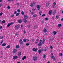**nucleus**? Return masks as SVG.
<instances>
[{"label": "nucleus", "mask_w": 63, "mask_h": 63, "mask_svg": "<svg viewBox=\"0 0 63 63\" xmlns=\"http://www.w3.org/2000/svg\"><path fill=\"white\" fill-rule=\"evenodd\" d=\"M42 41L41 40H40L39 43L37 45V46H42V44H44L45 43V39H43L42 42Z\"/></svg>", "instance_id": "f257e3e1"}, {"label": "nucleus", "mask_w": 63, "mask_h": 63, "mask_svg": "<svg viewBox=\"0 0 63 63\" xmlns=\"http://www.w3.org/2000/svg\"><path fill=\"white\" fill-rule=\"evenodd\" d=\"M33 60L34 61H36L37 60V57L36 56L33 57L32 58Z\"/></svg>", "instance_id": "f03ea898"}, {"label": "nucleus", "mask_w": 63, "mask_h": 63, "mask_svg": "<svg viewBox=\"0 0 63 63\" xmlns=\"http://www.w3.org/2000/svg\"><path fill=\"white\" fill-rule=\"evenodd\" d=\"M16 51H17V50L16 49H14L13 50L12 52L13 53H15L16 52Z\"/></svg>", "instance_id": "7ed1b4c3"}, {"label": "nucleus", "mask_w": 63, "mask_h": 63, "mask_svg": "<svg viewBox=\"0 0 63 63\" xmlns=\"http://www.w3.org/2000/svg\"><path fill=\"white\" fill-rule=\"evenodd\" d=\"M14 24V23L12 22L11 23H10L8 24L7 26V27H9L10 25H12V24Z\"/></svg>", "instance_id": "20e7f679"}, {"label": "nucleus", "mask_w": 63, "mask_h": 63, "mask_svg": "<svg viewBox=\"0 0 63 63\" xmlns=\"http://www.w3.org/2000/svg\"><path fill=\"white\" fill-rule=\"evenodd\" d=\"M37 8L38 11H39V10H40V8L41 7V6H40L39 5H38L37 6Z\"/></svg>", "instance_id": "39448f33"}, {"label": "nucleus", "mask_w": 63, "mask_h": 63, "mask_svg": "<svg viewBox=\"0 0 63 63\" xmlns=\"http://www.w3.org/2000/svg\"><path fill=\"white\" fill-rule=\"evenodd\" d=\"M32 50L33 51H37L38 50V48H33Z\"/></svg>", "instance_id": "423d86ee"}, {"label": "nucleus", "mask_w": 63, "mask_h": 63, "mask_svg": "<svg viewBox=\"0 0 63 63\" xmlns=\"http://www.w3.org/2000/svg\"><path fill=\"white\" fill-rule=\"evenodd\" d=\"M24 18L25 19H27V18H28V16L26 15H25L24 16Z\"/></svg>", "instance_id": "0eeeda50"}, {"label": "nucleus", "mask_w": 63, "mask_h": 63, "mask_svg": "<svg viewBox=\"0 0 63 63\" xmlns=\"http://www.w3.org/2000/svg\"><path fill=\"white\" fill-rule=\"evenodd\" d=\"M13 59L14 60H15V59H17L18 58V57L17 56H15L13 57Z\"/></svg>", "instance_id": "6e6552de"}, {"label": "nucleus", "mask_w": 63, "mask_h": 63, "mask_svg": "<svg viewBox=\"0 0 63 63\" xmlns=\"http://www.w3.org/2000/svg\"><path fill=\"white\" fill-rule=\"evenodd\" d=\"M43 32L44 33L47 32V30L45 28H44L43 30Z\"/></svg>", "instance_id": "1a4fd4ad"}, {"label": "nucleus", "mask_w": 63, "mask_h": 63, "mask_svg": "<svg viewBox=\"0 0 63 63\" xmlns=\"http://www.w3.org/2000/svg\"><path fill=\"white\" fill-rule=\"evenodd\" d=\"M56 3H55V2H54V3H53V8H54V6H55L56 5Z\"/></svg>", "instance_id": "9d476101"}, {"label": "nucleus", "mask_w": 63, "mask_h": 63, "mask_svg": "<svg viewBox=\"0 0 63 63\" xmlns=\"http://www.w3.org/2000/svg\"><path fill=\"white\" fill-rule=\"evenodd\" d=\"M56 10L55 9H54L52 13L53 15H55V14Z\"/></svg>", "instance_id": "9b49d317"}, {"label": "nucleus", "mask_w": 63, "mask_h": 63, "mask_svg": "<svg viewBox=\"0 0 63 63\" xmlns=\"http://www.w3.org/2000/svg\"><path fill=\"white\" fill-rule=\"evenodd\" d=\"M26 56H24V57L22 59V60H24V59H26Z\"/></svg>", "instance_id": "f8f14e48"}, {"label": "nucleus", "mask_w": 63, "mask_h": 63, "mask_svg": "<svg viewBox=\"0 0 63 63\" xmlns=\"http://www.w3.org/2000/svg\"><path fill=\"white\" fill-rule=\"evenodd\" d=\"M18 56L19 57H20V55H21V52H19L18 53Z\"/></svg>", "instance_id": "ddd939ff"}, {"label": "nucleus", "mask_w": 63, "mask_h": 63, "mask_svg": "<svg viewBox=\"0 0 63 63\" xmlns=\"http://www.w3.org/2000/svg\"><path fill=\"white\" fill-rule=\"evenodd\" d=\"M10 47H11V46L10 45H9L6 47V48H10Z\"/></svg>", "instance_id": "4468645a"}, {"label": "nucleus", "mask_w": 63, "mask_h": 63, "mask_svg": "<svg viewBox=\"0 0 63 63\" xmlns=\"http://www.w3.org/2000/svg\"><path fill=\"white\" fill-rule=\"evenodd\" d=\"M42 11H40L39 13L40 16H41L42 15Z\"/></svg>", "instance_id": "2eb2a0df"}, {"label": "nucleus", "mask_w": 63, "mask_h": 63, "mask_svg": "<svg viewBox=\"0 0 63 63\" xmlns=\"http://www.w3.org/2000/svg\"><path fill=\"white\" fill-rule=\"evenodd\" d=\"M52 12V11L50 10L49 12V15H51V13Z\"/></svg>", "instance_id": "dca6fc26"}, {"label": "nucleus", "mask_w": 63, "mask_h": 63, "mask_svg": "<svg viewBox=\"0 0 63 63\" xmlns=\"http://www.w3.org/2000/svg\"><path fill=\"white\" fill-rule=\"evenodd\" d=\"M61 26H62L61 24H59L58 25V26L59 28H60V27Z\"/></svg>", "instance_id": "f3484780"}, {"label": "nucleus", "mask_w": 63, "mask_h": 63, "mask_svg": "<svg viewBox=\"0 0 63 63\" xmlns=\"http://www.w3.org/2000/svg\"><path fill=\"white\" fill-rule=\"evenodd\" d=\"M53 33L54 35H56L57 33L55 31H53Z\"/></svg>", "instance_id": "a211bd4d"}, {"label": "nucleus", "mask_w": 63, "mask_h": 63, "mask_svg": "<svg viewBox=\"0 0 63 63\" xmlns=\"http://www.w3.org/2000/svg\"><path fill=\"white\" fill-rule=\"evenodd\" d=\"M51 58L52 59H54V60H55V58H54V56H53V55H51Z\"/></svg>", "instance_id": "6ab92c4d"}, {"label": "nucleus", "mask_w": 63, "mask_h": 63, "mask_svg": "<svg viewBox=\"0 0 63 63\" xmlns=\"http://www.w3.org/2000/svg\"><path fill=\"white\" fill-rule=\"evenodd\" d=\"M22 22V20H21L20 19L18 20V22L19 23H21Z\"/></svg>", "instance_id": "aec40b11"}, {"label": "nucleus", "mask_w": 63, "mask_h": 63, "mask_svg": "<svg viewBox=\"0 0 63 63\" xmlns=\"http://www.w3.org/2000/svg\"><path fill=\"white\" fill-rule=\"evenodd\" d=\"M38 52L39 54H40V53H41V50L40 49H39L38 50Z\"/></svg>", "instance_id": "412c9836"}, {"label": "nucleus", "mask_w": 63, "mask_h": 63, "mask_svg": "<svg viewBox=\"0 0 63 63\" xmlns=\"http://www.w3.org/2000/svg\"><path fill=\"white\" fill-rule=\"evenodd\" d=\"M19 46L17 45L16 46V48H19Z\"/></svg>", "instance_id": "4be33fe9"}, {"label": "nucleus", "mask_w": 63, "mask_h": 63, "mask_svg": "<svg viewBox=\"0 0 63 63\" xmlns=\"http://www.w3.org/2000/svg\"><path fill=\"white\" fill-rule=\"evenodd\" d=\"M6 46V44L5 43H3L2 44V47H5Z\"/></svg>", "instance_id": "5701e85b"}, {"label": "nucleus", "mask_w": 63, "mask_h": 63, "mask_svg": "<svg viewBox=\"0 0 63 63\" xmlns=\"http://www.w3.org/2000/svg\"><path fill=\"white\" fill-rule=\"evenodd\" d=\"M19 15V13H17L16 14V16H18Z\"/></svg>", "instance_id": "b1692460"}, {"label": "nucleus", "mask_w": 63, "mask_h": 63, "mask_svg": "<svg viewBox=\"0 0 63 63\" xmlns=\"http://www.w3.org/2000/svg\"><path fill=\"white\" fill-rule=\"evenodd\" d=\"M23 21L24 22H25V23H26V22H27V20H26V19H24Z\"/></svg>", "instance_id": "393cba45"}, {"label": "nucleus", "mask_w": 63, "mask_h": 63, "mask_svg": "<svg viewBox=\"0 0 63 63\" xmlns=\"http://www.w3.org/2000/svg\"><path fill=\"white\" fill-rule=\"evenodd\" d=\"M3 38V36L2 35L0 36V39H2Z\"/></svg>", "instance_id": "a878e982"}, {"label": "nucleus", "mask_w": 63, "mask_h": 63, "mask_svg": "<svg viewBox=\"0 0 63 63\" xmlns=\"http://www.w3.org/2000/svg\"><path fill=\"white\" fill-rule=\"evenodd\" d=\"M59 55L60 56H62V55H63V54L62 53H60L59 54Z\"/></svg>", "instance_id": "bb28decb"}, {"label": "nucleus", "mask_w": 63, "mask_h": 63, "mask_svg": "<svg viewBox=\"0 0 63 63\" xmlns=\"http://www.w3.org/2000/svg\"><path fill=\"white\" fill-rule=\"evenodd\" d=\"M30 6L31 7H33L34 6V4L32 3L30 5Z\"/></svg>", "instance_id": "cd10ccee"}, {"label": "nucleus", "mask_w": 63, "mask_h": 63, "mask_svg": "<svg viewBox=\"0 0 63 63\" xmlns=\"http://www.w3.org/2000/svg\"><path fill=\"white\" fill-rule=\"evenodd\" d=\"M33 17H36L37 16V15L36 14H35L33 15Z\"/></svg>", "instance_id": "c85d7f7f"}, {"label": "nucleus", "mask_w": 63, "mask_h": 63, "mask_svg": "<svg viewBox=\"0 0 63 63\" xmlns=\"http://www.w3.org/2000/svg\"><path fill=\"white\" fill-rule=\"evenodd\" d=\"M19 42L20 45H22L23 44V41Z\"/></svg>", "instance_id": "c756f323"}, {"label": "nucleus", "mask_w": 63, "mask_h": 63, "mask_svg": "<svg viewBox=\"0 0 63 63\" xmlns=\"http://www.w3.org/2000/svg\"><path fill=\"white\" fill-rule=\"evenodd\" d=\"M23 41L24 42H25V43L26 42V40L25 39H23Z\"/></svg>", "instance_id": "7c9ffc66"}, {"label": "nucleus", "mask_w": 63, "mask_h": 63, "mask_svg": "<svg viewBox=\"0 0 63 63\" xmlns=\"http://www.w3.org/2000/svg\"><path fill=\"white\" fill-rule=\"evenodd\" d=\"M21 14L22 15H23L24 14V12L23 11H22L21 12Z\"/></svg>", "instance_id": "2f4dec72"}, {"label": "nucleus", "mask_w": 63, "mask_h": 63, "mask_svg": "<svg viewBox=\"0 0 63 63\" xmlns=\"http://www.w3.org/2000/svg\"><path fill=\"white\" fill-rule=\"evenodd\" d=\"M7 9H8L9 10H10V7L9 6H7Z\"/></svg>", "instance_id": "473e14b6"}, {"label": "nucleus", "mask_w": 63, "mask_h": 63, "mask_svg": "<svg viewBox=\"0 0 63 63\" xmlns=\"http://www.w3.org/2000/svg\"><path fill=\"white\" fill-rule=\"evenodd\" d=\"M45 19L46 20H48V18H47V17Z\"/></svg>", "instance_id": "72a5a7b5"}, {"label": "nucleus", "mask_w": 63, "mask_h": 63, "mask_svg": "<svg viewBox=\"0 0 63 63\" xmlns=\"http://www.w3.org/2000/svg\"><path fill=\"white\" fill-rule=\"evenodd\" d=\"M32 4H33V5H35L36 4V2H35L34 1H33V2Z\"/></svg>", "instance_id": "f704fd0d"}, {"label": "nucleus", "mask_w": 63, "mask_h": 63, "mask_svg": "<svg viewBox=\"0 0 63 63\" xmlns=\"http://www.w3.org/2000/svg\"><path fill=\"white\" fill-rule=\"evenodd\" d=\"M3 42H4V41L3 40L1 41L0 42V44H2V43H3Z\"/></svg>", "instance_id": "c9c22d12"}, {"label": "nucleus", "mask_w": 63, "mask_h": 63, "mask_svg": "<svg viewBox=\"0 0 63 63\" xmlns=\"http://www.w3.org/2000/svg\"><path fill=\"white\" fill-rule=\"evenodd\" d=\"M2 23H5V20H3L2 21Z\"/></svg>", "instance_id": "e433bc0d"}, {"label": "nucleus", "mask_w": 63, "mask_h": 63, "mask_svg": "<svg viewBox=\"0 0 63 63\" xmlns=\"http://www.w3.org/2000/svg\"><path fill=\"white\" fill-rule=\"evenodd\" d=\"M23 42L22 40L21 39H20L19 40V42Z\"/></svg>", "instance_id": "4c0bfd02"}, {"label": "nucleus", "mask_w": 63, "mask_h": 63, "mask_svg": "<svg viewBox=\"0 0 63 63\" xmlns=\"http://www.w3.org/2000/svg\"><path fill=\"white\" fill-rule=\"evenodd\" d=\"M56 18H59V16L57 15L56 16Z\"/></svg>", "instance_id": "58836bf2"}, {"label": "nucleus", "mask_w": 63, "mask_h": 63, "mask_svg": "<svg viewBox=\"0 0 63 63\" xmlns=\"http://www.w3.org/2000/svg\"><path fill=\"white\" fill-rule=\"evenodd\" d=\"M17 12H18V13H19V12H20V10H19V9H18V10H17Z\"/></svg>", "instance_id": "ea45409f"}, {"label": "nucleus", "mask_w": 63, "mask_h": 63, "mask_svg": "<svg viewBox=\"0 0 63 63\" xmlns=\"http://www.w3.org/2000/svg\"><path fill=\"white\" fill-rule=\"evenodd\" d=\"M2 15H3V13H2V12L0 13V16H1Z\"/></svg>", "instance_id": "a19ab883"}, {"label": "nucleus", "mask_w": 63, "mask_h": 63, "mask_svg": "<svg viewBox=\"0 0 63 63\" xmlns=\"http://www.w3.org/2000/svg\"><path fill=\"white\" fill-rule=\"evenodd\" d=\"M50 48L51 49H52V48H53V47L52 46H51Z\"/></svg>", "instance_id": "79ce46f5"}, {"label": "nucleus", "mask_w": 63, "mask_h": 63, "mask_svg": "<svg viewBox=\"0 0 63 63\" xmlns=\"http://www.w3.org/2000/svg\"><path fill=\"white\" fill-rule=\"evenodd\" d=\"M31 15H34V12H32V13H31Z\"/></svg>", "instance_id": "37998d69"}, {"label": "nucleus", "mask_w": 63, "mask_h": 63, "mask_svg": "<svg viewBox=\"0 0 63 63\" xmlns=\"http://www.w3.org/2000/svg\"><path fill=\"white\" fill-rule=\"evenodd\" d=\"M15 16V15H12L11 16V17H13V16Z\"/></svg>", "instance_id": "c03bdc74"}, {"label": "nucleus", "mask_w": 63, "mask_h": 63, "mask_svg": "<svg viewBox=\"0 0 63 63\" xmlns=\"http://www.w3.org/2000/svg\"><path fill=\"white\" fill-rule=\"evenodd\" d=\"M46 57V55H44L43 56V58H45Z\"/></svg>", "instance_id": "a18cd8bd"}, {"label": "nucleus", "mask_w": 63, "mask_h": 63, "mask_svg": "<svg viewBox=\"0 0 63 63\" xmlns=\"http://www.w3.org/2000/svg\"><path fill=\"white\" fill-rule=\"evenodd\" d=\"M29 43H27L26 44V46H29Z\"/></svg>", "instance_id": "49530a36"}, {"label": "nucleus", "mask_w": 63, "mask_h": 63, "mask_svg": "<svg viewBox=\"0 0 63 63\" xmlns=\"http://www.w3.org/2000/svg\"><path fill=\"white\" fill-rule=\"evenodd\" d=\"M16 13H17V12H16V11H15L14 12V14H16Z\"/></svg>", "instance_id": "de8ad7c7"}, {"label": "nucleus", "mask_w": 63, "mask_h": 63, "mask_svg": "<svg viewBox=\"0 0 63 63\" xmlns=\"http://www.w3.org/2000/svg\"><path fill=\"white\" fill-rule=\"evenodd\" d=\"M23 24H22L21 26V28H22V27H23Z\"/></svg>", "instance_id": "09e8293b"}, {"label": "nucleus", "mask_w": 63, "mask_h": 63, "mask_svg": "<svg viewBox=\"0 0 63 63\" xmlns=\"http://www.w3.org/2000/svg\"><path fill=\"white\" fill-rule=\"evenodd\" d=\"M46 6L47 7V6H48V4L47 3H46Z\"/></svg>", "instance_id": "8fccbe9b"}, {"label": "nucleus", "mask_w": 63, "mask_h": 63, "mask_svg": "<svg viewBox=\"0 0 63 63\" xmlns=\"http://www.w3.org/2000/svg\"><path fill=\"white\" fill-rule=\"evenodd\" d=\"M23 33L24 34H25V33H26V31H24L23 32Z\"/></svg>", "instance_id": "3c124183"}, {"label": "nucleus", "mask_w": 63, "mask_h": 63, "mask_svg": "<svg viewBox=\"0 0 63 63\" xmlns=\"http://www.w3.org/2000/svg\"><path fill=\"white\" fill-rule=\"evenodd\" d=\"M32 41L33 42H34V39H32Z\"/></svg>", "instance_id": "603ef678"}, {"label": "nucleus", "mask_w": 63, "mask_h": 63, "mask_svg": "<svg viewBox=\"0 0 63 63\" xmlns=\"http://www.w3.org/2000/svg\"><path fill=\"white\" fill-rule=\"evenodd\" d=\"M32 10L33 11H35V9H34V8L32 9Z\"/></svg>", "instance_id": "864d4df0"}, {"label": "nucleus", "mask_w": 63, "mask_h": 63, "mask_svg": "<svg viewBox=\"0 0 63 63\" xmlns=\"http://www.w3.org/2000/svg\"><path fill=\"white\" fill-rule=\"evenodd\" d=\"M17 27H18V26H15V28H17Z\"/></svg>", "instance_id": "5fc2aeb1"}, {"label": "nucleus", "mask_w": 63, "mask_h": 63, "mask_svg": "<svg viewBox=\"0 0 63 63\" xmlns=\"http://www.w3.org/2000/svg\"><path fill=\"white\" fill-rule=\"evenodd\" d=\"M2 28V26H1L0 27V29H1Z\"/></svg>", "instance_id": "6e6d98bb"}, {"label": "nucleus", "mask_w": 63, "mask_h": 63, "mask_svg": "<svg viewBox=\"0 0 63 63\" xmlns=\"http://www.w3.org/2000/svg\"><path fill=\"white\" fill-rule=\"evenodd\" d=\"M44 35L45 36H47V33H46L44 34Z\"/></svg>", "instance_id": "4d7b16f0"}, {"label": "nucleus", "mask_w": 63, "mask_h": 63, "mask_svg": "<svg viewBox=\"0 0 63 63\" xmlns=\"http://www.w3.org/2000/svg\"><path fill=\"white\" fill-rule=\"evenodd\" d=\"M38 43V41H36V42H35V44H37V43Z\"/></svg>", "instance_id": "13d9d810"}, {"label": "nucleus", "mask_w": 63, "mask_h": 63, "mask_svg": "<svg viewBox=\"0 0 63 63\" xmlns=\"http://www.w3.org/2000/svg\"><path fill=\"white\" fill-rule=\"evenodd\" d=\"M42 16H45V15L44 14H43L42 15Z\"/></svg>", "instance_id": "bf43d9fd"}, {"label": "nucleus", "mask_w": 63, "mask_h": 63, "mask_svg": "<svg viewBox=\"0 0 63 63\" xmlns=\"http://www.w3.org/2000/svg\"><path fill=\"white\" fill-rule=\"evenodd\" d=\"M16 5H19V3H17Z\"/></svg>", "instance_id": "052dcab7"}, {"label": "nucleus", "mask_w": 63, "mask_h": 63, "mask_svg": "<svg viewBox=\"0 0 63 63\" xmlns=\"http://www.w3.org/2000/svg\"><path fill=\"white\" fill-rule=\"evenodd\" d=\"M44 51H47V49H44Z\"/></svg>", "instance_id": "680f3d73"}, {"label": "nucleus", "mask_w": 63, "mask_h": 63, "mask_svg": "<svg viewBox=\"0 0 63 63\" xmlns=\"http://www.w3.org/2000/svg\"><path fill=\"white\" fill-rule=\"evenodd\" d=\"M2 2V0H0V3Z\"/></svg>", "instance_id": "e2e57ef3"}, {"label": "nucleus", "mask_w": 63, "mask_h": 63, "mask_svg": "<svg viewBox=\"0 0 63 63\" xmlns=\"http://www.w3.org/2000/svg\"><path fill=\"white\" fill-rule=\"evenodd\" d=\"M26 41H27V42L29 41V40L28 39H26Z\"/></svg>", "instance_id": "0e129e2a"}, {"label": "nucleus", "mask_w": 63, "mask_h": 63, "mask_svg": "<svg viewBox=\"0 0 63 63\" xmlns=\"http://www.w3.org/2000/svg\"><path fill=\"white\" fill-rule=\"evenodd\" d=\"M61 20L62 21H63V18H62V19H61Z\"/></svg>", "instance_id": "69168bd1"}, {"label": "nucleus", "mask_w": 63, "mask_h": 63, "mask_svg": "<svg viewBox=\"0 0 63 63\" xmlns=\"http://www.w3.org/2000/svg\"><path fill=\"white\" fill-rule=\"evenodd\" d=\"M2 6V4H0V7H1Z\"/></svg>", "instance_id": "338daca9"}, {"label": "nucleus", "mask_w": 63, "mask_h": 63, "mask_svg": "<svg viewBox=\"0 0 63 63\" xmlns=\"http://www.w3.org/2000/svg\"><path fill=\"white\" fill-rule=\"evenodd\" d=\"M30 25H29L28 28H30Z\"/></svg>", "instance_id": "774afa93"}]
</instances>
